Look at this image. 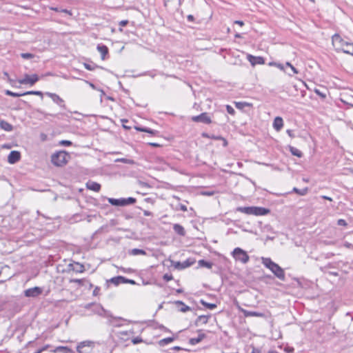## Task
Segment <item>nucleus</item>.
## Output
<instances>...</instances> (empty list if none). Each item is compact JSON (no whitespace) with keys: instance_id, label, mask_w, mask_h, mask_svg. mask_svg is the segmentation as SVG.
Masks as SVG:
<instances>
[{"instance_id":"obj_1","label":"nucleus","mask_w":353,"mask_h":353,"mask_svg":"<svg viewBox=\"0 0 353 353\" xmlns=\"http://www.w3.org/2000/svg\"><path fill=\"white\" fill-rule=\"evenodd\" d=\"M332 41L336 51H342L353 56V43L344 40L339 34L332 36Z\"/></svg>"},{"instance_id":"obj_2","label":"nucleus","mask_w":353,"mask_h":353,"mask_svg":"<svg viewBox=\"0 0 353 353\" xmlns=\"http://www.w3.org/2000/svg\"><path fill=\"white\" fill-rule=\"evenodd\" d=\"M263 265L269 269L278 279L284 281L285 275L283 269H282L277 263L272 261L270 258L261 257Z\"/></svg>"},{"instance_id":"obj_3","label":"nucleus","mask_w":353,"mask_h":353,"mask_svg":"<svg viewBox=\"0 0 353 353\" xmlns=\"http://www.w3.org/2000/svg\"><path fill=\"white\" fill-rule=\"evenodd\" d=\"M263 265L269 269L278 279L284 281L285 275L283 269H282L277 263L272 261L270 258L261 257Z\"/></svg>"},{"instance_id":"obj_4","label":"nucleus","mask_w":353,"mask_h":353,"mask_svg":"<svg viewBox=\"0 0 353 353\" xmlns=\"http://www.w3.org/2000/svg\"><path fill=\"white\" fill-rule=\"evenodd\" d=\"M68 154L65 151H59L53 154L51 157L52 164L56 166H63L68 161Z\"/></svg>"},{"instance_id":"obj_5","label":"nucleus","mask_w":353,"mask_h":353,"mask_svg":"<svg viewBox=\"0 0 353 353\" xmlns=\"http://www.w3.org/2000/svg\"><path fill=\"white\" fill-rule=\"evenodd\" d=\"M232 255L236 261H239L243 264L247 263L250 260L248 253L240 248H236L232 252Z\"/></svg>"},{"instance_id":"obj_6","label":"nucleus","mask_w":353,"mask_h":353,"mask_svg":"<svg viewBox=\"0 0 353 353\" xmlns=\"http://www.w3.org/2000/svg\"><path fill=\"white\" fill-rule=\"evenodd\" d=\"M108 201L111 205L114 206H125L134 204L136 202V199L133 197L121 199L108 198Z\"/></svg>"},{"instance_id":"obj_7","label":"nucleus","mask_w":353,"mask_h":353,"mask_svg":"<svg viewBox=\"0 0 353 353\" xmlns=\"http://www.w3.org/2000/svg\"><path fill=\"white\" fill-rule=\"evenodd\" d=\"M84 307L85 309H91L93 313L99 316H110L109 312L106 311L100 304L88 303L85 305Z\"/></svg>"},{"instance_id":"obj_8","label":"nucleus","mask_w":353,"mask_h":353,"mask_svg":"<svg viewBox=\"0 0 353 353\" xmlns=\"http://www.w3.org/2000/svg\"><path fill=\"white\" fill-rule=\"evenodd\" d=\"M93 348V342L85 341L81 342L77 347L78 353H90Z\"/></svg>"},{"instance_id":"obj_9","label":"nucleus","mask_w":353,"mask_h":353,"mask_svg":"<svg viewBox=\"0 0 353 353\" xmlns=\"http://www.w3.org/2000/svg\"><path fill=\"white\" fill-rule=\"evenodd\" d=\"M39 78L36 74L32 75L26 74L23 79H19L18 81L20 84H30V85H33L39 81Z\"/></svg>"},{"instance_id":"obj_10","label":"nucleus","mask_w":353,"mask_h":353,"mask_svg":"<svg viewBox=\"0 0 353 353\" xmlns=\"http://www.w3.org/2000/svg\"><path fill=\"white\" fill-rule=\"evenodd\" d=\"M191 119L194 122L203 123L205 124H210L212 122L211 118L207 112H203L199 115L193 116Z\"/></svg>"},{"instance_id":"obj_11","label":"nucleus","mask_w":353,"mask_h":353,"mask_svg":"<svg viewBox=\"0 0 353 353\" xmlns=\"http://www.w3.org/2000/svg\"><path fill=\"white\" fill-rule=\"evenodd\" d=\"M43 292V289L40 287H34L28 288L24 291V295L26 297L36 298Z\"/></svg>"},{"instance_id":"obj_12","label":"nucleus","mask_w":353,"mask_h":353,"mask_svg":"<svg viewBox=\"0 0 353 353\" xmlns=\"http://www.w3.org/2000/svg\"><path fill=\"white\" fill-rule=\"evenodd\" d=\"M46 94L50 97L52 100L59 105L60 107H62L63 108H65L64 101L57 94L55 93H51V92H46Z\"/></svg>"},{"instance_id":"obj_13","label":"nucleus","mask_w":353,"mask_h":353,"mask_svg":"<svg viewBox=\"0 0 353 353\" xmlns=\"http://www.w3.org/2000/svg\"><path fill=\"white\" fill-rule=\"evenodd\" d=\"M98 52L101 54V59L105 60L108 57V48L102 43L98 44L97 46Z\"/></svg>"},{"instance_id":"obj_14","label":"nucleus","mask_w":353,"mask_h":353,"mask_svg":"<svg viewBox=\"0 0 353 353\" xmlns=\"http://www.w3.org/2000/svg\"><path fill=\"white\" fill-rule=\"evenodd\" d=\"M21 158V154L19 152L13 150L11 151L8 157V161L10 164H14L19 161Z\"/></svg>"},{"instance_id":"obj_15","label":"nucleus","mask_w":353,"mask_h":353,"mask_svg":"<svg viewBox=\"0 0 353 353\" xmlns=\"http://www.w3.org/2000/svg\"><path fill=\"white\" fill-rule=\"evenodd\" d=\"M248 60L252 65L264 64L265 61L262 57H255L251 54H248Z\"/></svg>"},{"instance_id":"obj_16","label":"nucleus","mask_w":353,"mask_h":353,"mask_svg":"<svg viewBox=\"0 0 353 353\" xmlns=\"http://www.w3.org/2000/svg\"><path fill=\"white\" fill-rule=\"evenodd\" d=\"M192 263L193 262H190L189 260H186L182 263L180 261L173 262L172 265L176 269L183 270L188 267H190V265H192Z\"/></svg>"},{"instance_id":"obj_17","label":"nucleus","mask_w":353,"mask_h":353,"mask_svg":"<svg viewBox=\"0 0 353 353\" xmlns=\"http://www.w3.org/2000/svg\"><path fill=\"white\" fill-rule=\"evenodd\" d=\"M202 137H205V138L214 139V140H221L223 143V147H226L228 145V141L225 138H223L221 136L210 135L206 132H203V133H202Z\"/></svg>"},{"instance_id":"obj_18","label":"nucleus","mask_w":353,"mask_h":353,"mask_svg":"<svg viewBox=\"0 0 353 353\" xmlns=\"http://www.w3.org/2000/svg\"><path fill=\"white\" fill-rule=\"evenodd\" d=\"M88 189L93 190L94 192H99L101 189V185L95 181H89L86 183Z\"/></svg>"},{"instance_id":"obj_19","label":"nucleus","mask_w":353,"mask_h":353,"mask_svg":"<svg viewBox=\"0 0 353 353\" xmlns=\"http://www.w3.org/2000/svg\"><path fill=\"white\" fill-rule=\"evenodd\" d=\"M254 215L261 216L266 215L270 212V210L263 207H254Z\"/></svg>"},{"instance_id":"obj_20","label":"nucleus","mask_w":353,"mask_h":353,"mask_svg":"<svg viewBox=\"0 0 353 353\" xmlns=\"http://www.w3.org/2000/svg\"><path fill=\"white\" fill-rule=\"evenodd\" d=\"M283 126V119L280 117H276L273 122V127L276 131H280Z\"/></svg>"},{"instance_id":"obj_21","label":"nucleus","mask_w":353,"mask_h":353,"mask_svg":"<svg viewBox=\"0 0 353 353\" xmlns=\"http://www.w3.org/2000/svg\"><path fill=\"white\" fill-rule=\"evenodd\" d=\"M70 266L71 267V270L77 273H82L85 271L84 266L79 263L70 264Z\"/></svg>"},{"instance_id":"obj_22","label":"nucleus","mask_w":353,"mask_h":353,"mask_svg":"<svg viewBox=\"0 0 353 353\" xmlns=\"http://www.w3.org/2000/svg\"><path fill=\"white\" fill-rule=\"evenodd\" d=\"M242 312H243L244 316L246 317H248V316L262 317L264 316L263 313L254 312V311H248L246 310H243Z\"/></svg>"},{"instance_id":"obj_23","label":"nucleus","mask_w":353,"mask_h":353,"mask_svg":"<svg viewBox=\"0 0 353 353\" xmlns=\"http://www.w3.org/2000/svg\"><path fill=\"white\" fill-rule=\"evenodd\" d=\"M53 352H62V353H72L73 351L66 346H58L54 350H52Z\"/></svg>"},{"instance_id":"obj_24","label":"nucleus","mask_w":353,"mask_h":353,"mask_svg":"<svg viewBox=\"0 0 353 353\" xmlns=\"http://www.w3.org/2000/svg\"><path fill=\"white\" fill-rule=\"evenodd\" d=\"M0 128L7 132H11L13 129L12 125L4 120L0 121Z\"/></svg>"},{"instance_id":"obj_25","label":"nucleus","mask_w":353,"mask_h":353,"mask_svg":"<svg viewBox=\"0 0 353 353\" xmlns=\"http://www.w3.org/2000/svg\"><path fill=\"white\" fill-rule=\"evenodd\" d=\"M110 281L114 284L115 285H118L120 283H125V278L122 276H118L112 278Z\"/></svg>"},{"instance_id":"obj_26","label":"nucleus","mask_w":353,"mask_h":353,"mask_svg":"<svg viewBox=\"0 0 353 353\" xmlns=\"http://www.w3.org/2000/svg\"><path fill=\"white\" fill-rule=\"evenodd\" d=\"M173 230L176 234H178L181 236H184L185 234L184 228L179 224H177V223L174 224L173 225Z\"/></svg>"},{"instance_id":"obj_27","label":"nucleus","mask_w":353,"mask_h":353,"mask_svg":"<svg viewBox=\"0 0 353 353\" xmlns=\"http://www.w3.org/2000/svg\"><path fill=\"white\" fill-rule=\"evenodd\" d=\"M205 338L204 334H200L199 336L196 338H192L190 339L189 343L190 344L194 345L200 343L203 339Z\"/></svg>"},{"instance_id":"obj_28","label":"nucleus","mask_w":353,"mask_h":353,"mask_svg":"<svg viewBox=\"0 0 353 353\" xmlns=\"http://www.w3.org/2000/svg\"><path fill=\"white\" fill-rule=\"evenodd\" d=\"M175 304L178 306H181V307L179 309V311L182 312H188V311H190L191 310V308L186 305L183 301H176L175 302Z\"/></svg>"},{"instance_id":"obj_29","label":"nucleus","mask_w":353,"mask_h":353,"mask_svg":"<svg viewBox=\"0 0 353 353\" xmlns=\"http://www.w3.org/2000/svg\"><path fill=\"white\" fill-rule=\"evenodd\" d=\"M254 207H239L237 208V211L247 214H253Z\"/></svg>"},{"instance_id":"obj_30","label":"nucleus","mask_w":353,"mask_h":353,"mask_svg":"<svg viewBox=\"0 0 353 353\" xmlns=\"http://www.w3.org/2000/svg\"><path fill=\"white\" fill-rule=\"evenodd\" d=\"M235 106L239 110H243L245 107H252V104L245 101L235 102Z\"/></svg>"},{"instance_id":"obj_31","label":"nucleus","mask_w":353,"mask_h":353,"mask_svg":"<svg viewBox=\"0 0 353 353\" xmlns=\"http://www.w3.org/2000/svg\"><path fill=\"white\" fill-rule=\"evenodd\" d=\"M130 254L133 256L146 255V252L142 249L134 248L129 251Z\"/></svg>"},{"instance_id":"obj_32","label":"nucleus","mask_w":353,"mask_h":353,"mask_svg":"<svg viewBox=\"0 0 353 353\" xmlns=\"http://www.w3.org/2000/svg\"><path fill=\"white\" fill-rule=\"evenodd\" d=\"M290 151L292 155L296 156L297 157L300 158L303 156V153L301 152V151L297 149L296 148L290 146Z\"/></svg>"},{"instance_id":"obj_33","label":"nucleus","mask_w":353,"mask_h":353,"mask_svg":"<svg viewBox=\"0 0 353 353\" xmlns=\"http://www.w3.org/2000/svg\"><path fill=\"white\" fill-rule=\"evenodd\" d=\"M174 340V337H168L163 339L159 341L160 346H165V345L172 343Z\"/></svg>"},{"instance_id":"obj_34","label":"nucleus","mask_w":353,"mask_h":353,"mask_svg":"<svg viewBox=\"0 0 353 353\" xmlns=\"http://www.w3.org/2000/svg\"><path fill=\"white\" fill-rule=\"evenodd\" d=\"M198 263L201 267H205L208 269H210L212 267V263L205 261L203 259L199 260Z\"/></svg>"},{"instance_id":"obj_35","label":"nucleus","mask_w":353,"mask_h":353,"mask_svg":"<svg viewBox=\"0 0 353 353\" xmlns=\"http://www.w3.org/2000/svg\"><path fill=\"white\" fill-rule=\"evenodd\" d=\"M308 189L307 188L303 189H298L297 188H294L292 190L293 192H295L299 195L303 196L305 195L307 193Z\"/></svg>"},{"instance_id":"obj_36","label":"nucleus","mask_w":353,"mask_h":353,"mask_svg":"<svg viewBox=\"0 0 353 353\" xmlns=\"http://www.w3.org/2000/svg\"><path fill=\"white\" fill-rule=\"evenodd\" d=\"M116 162H121L130 165L134 164V161L130 159L121 158L115 160Z\"/></svg>"},{"instance_id":"obj_37","label":"nucleus","mask_w":353,"mask_h":353,"mask_svg":"<svg viewBox=\"0 0 353 353\" xmlns=\"http://www.w3.org/2000/svg\"><path fill=\"white\" fill-rule=\"evenodd\" d=\"M201 303L202 305L205 306V307L210 309V310H213L214 308L216 307V305L214 304V303H207L206 301H203V300H201Z\"/></svg>"},{"instance_id":"obj_38","label":"nucleus","mask_w":353,"mask_h":353,"mask_svg":"<svg viewBox=\"0 0 353 353\" xmlns=\"http://www.w3.org/2000/svg\"><path fill=\"white\" fill-rule=\"evenodd\" d=\"M23 94H24V96L25 95H37V96H40L41 98H43V93L41 91L32 90V91H28V92H23Z\"/></svg>"},{"instance_id":"obj_39","label":"nucleus","mask_w":353,"mask_h":353,"mask_svg":"<svg viewBox=\"0 0 353 353\" xmlns=\"http://www.w3.org/2000/svg\"><path fill=\"white\" fill-rule=\"evenodd\" d=\"M6 94L8 96H11V97H19L24 96L23 92V93H17V92H13L10 90H7L6 92Z\"/></svg>"},{"instance_id":"obj_40","label":"nucleus","mask_w":353,"mask_h":353,"mask_svg":"<svg viewBox=\"0 0 353 353\" xmlns=\"http://www.w3.org/2000/svg\"><path fill=\"white\" fill-rule=\"evenodd\" d=\"M136 130L138 131H140V132H148L150 134H154V130L150 129V128H147L138 127V128H136Z\"/></svg>"},{"instance_id":"obj_41","label":"nucleus","mask_w":353,"mask_h":353,"mask_svg":"<svg viewBox=\"0 0 353 353\" xmlns=\"http://www.w3.org/2000/svg\"><path fill=\"white\" fill-rule=\"evenodd\" d=\"M269 65L270 66H275L280 69L281 70H284V65L280 63L276 62H270Z\"/></svg>"},{"instance_id":"obj_42","label":"nucleus","mask_w":353,"mask_h":353,"mask_svg":"<svg viewBox=\"0 0 353 353\" xmlns=\"http://www.w3.org/2000/svg\"><path fill=\"white\" fill-rule=\"evenodd\" d=\"M21 57L24 59H32L34 57V55L31 53H21Z\"/></svg>"},{"instance_id":"obj_43","label":"nucleus","mask_w":353,"mask_h":353,"mask_svg":"<svg viewBox=\"0 0 353 353\" xmlns=\"http://www.w3.org/2000/svg\"><path fill=\"white\" fill-rule=\"evenodd\" d=\"M226 110L228 112V114H230L231 115H234L235 113L234 108L232 106H230V105H226Z\"/></svg>"},{"instance_id":"obj_44","label":"nucleus","mask_w":353,"mask_h":353,"mask_svg":"<svg viewBox=\"0 0 353 353\" xmlns=\"http://www.w3.org/2000/svg\"><path fill=\"white\" fill-rule=\"evenodd\" d=\"M163 280H165V281H170L172 280L173 276H172V274H165L163 275Z\"/></svg>"},{"instance_id":"obj_45","label":"nucleus","mask_w":353,"mask_h":353,"mask_svg":"<svg viewBox=\"0 0 353 353\" xmlns=\"http://www.w3.org/2000/svg\"><path fill=\"white\" fill-rule=\"evenodd\" d=\"M60 144L64 146H70L72 143L70 141L63 140L60 142Z\"/></svg>"},{"instance_id":"obj_46","label":"nucleus","mask_w":353,"mask_h":353,"mask_svg":"<svg viewBox=\"0 0 353 353\" xmlns=\"http://www.w3.org/2000/svg\"><path fill=\"white\" fill-rule=\"evenodd\" d=\"M70 283H78L79 285H83V281L82 279H71L70 281Z\"/></svg>"},{"instance_id":"obj_47","label":"nucleus","mask_w":353,"mask_h":353,"mask_svg":"<svg viewBox=\"0 0 353 353\" xmlns=\"http://www.w3.org/2000/svg\"><path fill=\"white\" fill-rule=\"evenodd\" d=\"M337 224H338V225H341V226H346L347 222L345 220L341 219L337 221Z\"/></svg>"},{"instance_id":"obj_48","label":"nucleus","mask_w":353,"mask_h":353,"mask_svg":"<svg viewBox=\"0 0 353 353\" xmlns=\"http://www.w3.org/2000/svg\"><path fill=\"white\" fill-rule=\"evenodd\" d=\"M143 341L142 339L140 337H136L132 340L133 344H139Z\"/></svg>"},{"instance_id":"obj_49","label":"nucleus","mask_w":353,"mask_h":353,"mask_svg":"<svg viewBox=\"0 0 353 353\" xmlns=\"http://www.w3.org/2000/svg\"><path fill=\"white\" fill-rule=\"evenodd\" d=\"M128 23V20H122L119 22V25L121 26V27H124Z\"/></svg>"},{"instance_id":"obj_50","label":"nucleus","mask_w":353,"mask_h":353,"mask_svg":"<svg viewBox=\"0 0 353 353\" xmlns=\"http://www.w3.org/2000/svg\"><path fill=\"white\" fill-rule=\"evenodd\" d=\"M287 134L291 137V138H294L295 137V135L293 132V130H287L286 131Z\"/></svg>"},{"instance_id":"obj_51","label":"nucleus","mask_w":353,"mask_h":353,"mask_svg":"<svg viewBox=\"0 0 353 353\" xmlns=\"http://www.w3.org/2000/svg\"><path fill=\"white\" fill-rule=\"evenodd\" d=\"M84 66L85 68L88 70H94V67L92 66L91 65L88 64V63H84Z\"/></svg>"},{"instance_id":"obj_52","label":"nucleus","mask_w":353,"mask_h":353,"mask_svg":"<svg viewBox=\"0 0 353 353\" xmlns=\"http://www.w3.org/2000/svg\"><path fill=\"white\" fill-rule=\"evenodd\" d=\"M49 347L48 345L44 346L43 347L38 350L37 352H34V353H41L43 351L46 350L48 347Z\"/></svg>"},{"instance_id":"obj_53","label":"nucleus","mask_w":353,"mask_h":353,"mask_svg":"<svg viewBox=\"0 0 353 353\" xmlns=\"http://www.w3.org/2000/svg\"><path fill=\"white\" fill-rule=\"evenodd\" d=\"M143 215L145 216H152V213L148 210H143Z\"/></svg>"},{"instance_id":"obj_54","label":"nucleus","mask_w":353,"mask_h":353,"mask_svg":"<svg viewBox=\"0 0 353 353\" xmlns=\"http://www.w3.org/2000/svg\"><path fill=\"white\" fill-rule=\"evenodd\" d=\"M291 71L292 72V74H298L299 71L295 68L293 65L290 67Z\"/></svg>"},{"instance_id":"obj_55","label":"nucleus","mask_w":353,"mask_h":353,"mask_svg":"<svg viewBox=\"0 0 353 353\" xmlns=\"http://www.w3.org/2000/svg\"><path fill=\"white\" fill-rule=\"evenodd\" d=\"M199 318L200 320H203L204 323H207L208 321V317L206 316H200Z\"/></svg>"},{"instance_id":"obj_56","label":"nucleus","mask_w":353,"mask_h":353,"mask_svg":"<svg viewBox=\"0 0 353 353\" xmlns=\"http://www.w3.org/2000/svg\"><path fill=\"white\" fill-rule=\"evenodd\" d=\"M125 283L135 284L136 283L134 280L125 279Z\"/></svg>"},{"instance_id":"obj_57","label":"nucleus","mask_w":353,"mask_h":353,"mask_svg":"<svg viewBox=\"0 0 353 353\" xmlns=\"http://www.w3.org/2000/svg\"><path fill=\"white\" fill-rule=\"evenodd\" d=\"M60 12H62L66 13L69 15H71V12L66 9H61Z\"/></svg>"},{"instance_id":"obj_58","label":"nucleus","mask_w":353,"mask_h":353,"mask_svg":"<svg viewBox=\"0 0 353 353\" xmlns=\"http://www.w3.org/2000/svg\"><path fill=\"white\" fill-rule=\"evenodd\" d=\"M252 353H261V352L259 349L254 347L252 349Z\"/></svg>"},{"instance_id":"obj_59","label":"nucleus","mask_w":353,"mask_h":353,"mask_svg":"<svg viewBox=\"0 0 353 353\" xmlns=\"http://www.w3.org/2000/svg\"><path fill=\"white\" fill-rule=\"evenodd\" d=\"M187 19L188 20V21H194V17L191 14L188 15L187 17Z\"/></svg>"},{"instance_id":"obj_60","label":"nucleus","mask_w":353,"mask_h":353,"mask_svg":"<svg viewBox=\"0 0 353 353\" xmlns=\"http://www.w3.org/2000/svg\"><path fill=\"white\" fill-rule=\"evenodd\" d=\"M321 198L332 201V199L327 196H321Z\"/></svg>"},{"instance_id":"obj_61","label":"nucleus","mask_w":353,"mask_h":353,"mask_svg":"<svg viewBox=\"0 0 353 353\" xmlns=\"http://www.w3.org/2000/svg\"><path fill=\"white\" fill-rule=\"evenodd\" d=\"M234 23L241 26H243L244 25V23L242 21H235Z\"/></svg>"},{"instance_id":"obj_62","label":"nucleus","mask_w":353,"mask_h":353,"mask_svg":"<svg viewBox=\"0 0 353 353\" xmlns=\"http://www.w3.org/2000/svg\"><path fill=\"white\" fill-rule=\"evenodd\" d=\"M315 92H316L317 94L320 95L321 97H325V94H322L319 90H315Z\"/></svg>"},{"instance_id":"obj_63","label":"nucleus","mask_w":353,"mask_h":353,"mask_svg":"<svg viewBox=\"0 0 353 353\" xmlns=\"http://www.w3.org/2000/svg\"><path fill=\"white\" fill-rule=\"evenodd\" d=\"M172 350H183L182 347H179V346H174L172 347Z\"/></svg>"},{"instance_id":"obj_64","label":"nucleus","mask_w":353,"mask_h":353,"mask_svg":"<svg viewBox=\"0 0 353 353\" xmlns=\"http://www.w3.org/2000/svg\"><path fill=\"white\" fill-rule=\"evenodd\" d=\"M85 83H88L92 88L95 89V85L93 83H89L88 81H85Z\"/></svg>"}]
</instances>
